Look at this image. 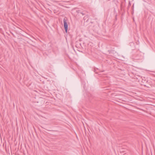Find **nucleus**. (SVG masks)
Instances as JSON below:
<instances>
[{
    "instance_id": "6",
    "label": "nucleus",
    "mask_w": 155,
    "mask_h": 155,
    "mask_svg": "<svg viewBox=\"0 0 155 155\" xmlns=\"http://www.w3.org/2000/svg\"><path fill=\"white\" fill-rule=\"evenodd\" d=\"M36 102H37V103H38L39 102L38 101H36Z\"/></svg>"
},
{
    "instance_id": "4",
    "label": "nucleus",
    "mask_w": 155,
    "mask_h": 155,
    "mask_svg": "<svg viewBox=\"0 0 155 155\" xmlns=\"http://www.w3.org/2000/svg\"><path fill=\"white\" fill-rule=\"evenodd\" d=\"M80 13H81V14H82V15H85V14H84V13H82V12H80Z\"/></svg>"
},
{
    "instance_id": "3",
    "label": "nucleus",
    "mask_w": 155,
    "mask_h": 155,
    "mask_svg": "<svg viewBox=\"0 0 155 155\" xmlns=\"http://www.w3.org/2000/svg\"><path fill=\"white\" fill-rule=\"evenodd\" d=\"M88 17V15H86V16H85V17H84V19H85V18H87V17Z\"/></svg>"
},
{
    "instance_id": "5",
    "label": "nucleus",
    "mask_w": 155,
    "mask_h": 155,
    "mask_svg": "<svg viewBox=\"0 0 155 155\" xmlns=\"http://www.w3.org/2000/svg\"><path fill=\"white\" fill-rule=\"evenodd\" d=\"M77 12L78 13H80V12H80V10H78V11H77Z\"/></svg>"
},
{
    "instance_id": "2",
    "label": "nucleus",
    "mask_w": 155,
    "mask_h": 155,
    "mask_svg": "<svg viewBox=\"0 0 155 155\" xmlns=\"http://www.w3.org/2000/svg\"><path fill=\"white\" fill-rule=\"evenodd\" d=\"M141 82L142 83H145L146 82H147V81L145 79H144V80L142 79V80L141 81Z\"/></svg>"
},
{
    "instance_id": "1",
    "label": "nucleus",
    "mask_w": 155,
    "mask_h": 155,
    "mask_svg": "<svg viewBox=\"0 0 155 155\" xmlns=\"http://www.w3.org/2000/svg\"><path fill=\"white\" fill-rule=\"evenodd\" d=\"M67 19L65 18L63 19V23L64 24V26L65 31L66 32H67V30L68 29V25L67 22Z\"/></svg>"
}]
</instances>
